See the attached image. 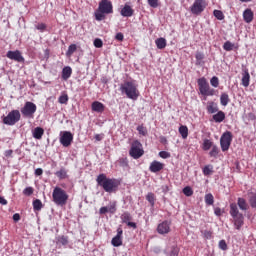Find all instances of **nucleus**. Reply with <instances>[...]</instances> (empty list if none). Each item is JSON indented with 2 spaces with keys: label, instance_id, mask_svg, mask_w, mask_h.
Listing matches in <instances>:
<instances>
[{
  "label": "nucleus",
  "instance_id": "nucleus-1",
  "mask_svg": "<svg viewBox=\"0 0 256 256\" xmlns=\"http://www.w3.org/2000/svg\"><path fill=\"white\" fill-rule=\"evenodd\" d=\"M119 91L122 95H125L128 99L132 101H137L141 93L139 92V85L135 80H126L120 84Z\"/></svg>",
  "mask_w": 256,
  "mask_h": 256
},
{
  "label": "nucleus",
  "instance_id": "nucleus-2",
  "mask_svg": "<svg viewBox=\"0 0 256 256\" xmlns=\"http://www.w3.org/2000/svg\"><path fill=\"white\" fill-rule=\"evenodd\" d=\"M97 185L102 187L106 193H116L121 182L115 178H107L106 174H99L96 178Z\"/></svg>",
  "mask_w": 256,
  "mask_h": 256
},
{
  "label": "nucleus",
  "instance_id": "nucleus-3",
  "mask_svg": "<svg viewBox=\"0 0 256 256\" xmlns=\"http://www.w3.org/2000/svg\"><path fill=\"white\" fill-rule=\"evenodd\" d=\"M52 199L55 205L63 207L67 205V201H69V194H67V192L62 188L55 187L52 193Z\"/></svg>",
  "mask_w": 256,
  "mask_h": 256
},
{
  "label": "nucleus",
  "instance_id": "nucleus-4",
  "mask_svg": "<svg viewBox=\"0 0 256 256\" xmlns=\"http://www.w3.org/2000/svg\"><path fill=\"white\" fill-rule=\"evenodd\" d=\"M230 215L234 219V227L240 231L243 225L245 224V217L243 214L239 212V208L237 204L231 203L230 204Z\"/></svg>",
  "mask_w": 256,
  "mask_h": 256
},
{
  "label": "nucleus",
  "instance_id": "nucleus-5",
  "mask_svg": "<svg viewBox=\"0 0 256 256\" xmlns=\"http://www.w3.org/2000/svg\"><path fill=\"white\" fill-rule=\"evenodd\" d=\"M197 83L200 95H203L204 97H213V95H215V89L209 86V82H207V79L205 77L199 78L197 80Z\"/></svg>",
  "mask_w": 256,
  "mask_h": 256
},
{
  "label": "nucleus",
  "instance_id": "nucleus-6",
  "mask_svg": "<svg viewBox=\"0 0 256 256\" xmlns=\"http://www.w3.org/2000/svg\"><path fill=\"white\" fill-rule=\"evenodd\" d=\"M129 155L132 159H141L145 155V150H143V144L139 140H134L130 145Z\"/></svg>",
  "mask_w": 256,
  "mask_h": 256
},
{
  "label": "nucleus",
  "instance_id": "nucleus-7",
  "mask_svg": "<svg viewBox=\"0 0 256 256\" xmlns=\"http://www.w3.org/2000/svg\"><path fill=\"white\" fill-rule=\"evenodd\" d=\"M19 121H21V112L19 110H12L3 118L4 125H9L10 127H13Z\"/></svg>",
  "mask_w": 256,
  "mask_h": 256
},
{
  "label": "nucleus",
  "instance_id": "nucleus-8",
  "mask_svg": "<svg viewBox=\"0 0 256 256\" xmlns=\"http://www.w3.org/2000/svg\"><path fill=\"white\" fill-rule=\"evenodd\" d=\"M232 141H233V133H231V131L224 132L220 138L221 150L223 152L229 151V147H231Z\"/></svg>",
  "mask_w": 256,
  "mask_h": 256
},
{
  "label": "nucleus",
  "instance_id": "nucleus-9",
  "mask_svg": "<svg viewBox=\"0 0 256 256\" xmlns=\"http://www.w3.org/2000/svg\"><path fill=\"white\" fill-rule=\"evenodd\" d=\"M207 9V0H195L190 11L192 15H201Z\"/></svg>",
  "mask_w": 256,
  "mask_h": 256
},
{
  "label": "nucleus",
  "instance_id": "nucleus-10",
  "mask_svg": "<svg viewBox=\"0 0 256 256\" xmlns=\"http://www.w3.org/2000/svg\"><path fill=\"white\" fill-rule=\"evenodd\" d=\"M37 112V105L33 102H26L24 107L21 108V113L23 117H28L33 119V115Z\"/></svg>",
  "mask_w": 256,
  "mask_h": 256
},
{
  "label": "nucleus",
  "instance_id": "nucleus-11",
  "mask_svg": "<svg viewBox=\"0 0 256 256\" xmlns=\"http://www.w3.org/2000/svg\"><path fill=\"white\" fill-rule=\"evenodd\" d=\"M60 143L63 147H70L73 143V133L70 131L61 132Z\"/></svg>",
  "mask_w": 256,
  "mask_h": 256
},
{
  "label": "nucleus",
  "instance_id": "nucleus-12",
  "mask_svg": "<svg viewBox=\"0 0 256 256\" xmlns=\"http://www.w3.org/2000/svg\"><path fill=\"white\" fill-rule=\"evenodd\" d=\"M98 9L106 15H111V13H113V3L111 2V0H102L99 3Z\"/></svg>",
  "mask_w": 256,
  "mask_h": 256
},
{
  "label": "nucleus",
  "instance_id": "nucleus-13",
  "mask_svg": "<svg viewBox=\"0 0 256 256\" xmlns=\"http://www.w3.org/2000/svg\"><path fill=\"white\" fill-rule=\"evenodd\" d=\"M157 233H159V235H168V233H171V222L165 220L158 224Z\"/></svg>",
  "mask_w": 256,
  "mask_h": 256
},
{
  "label": "nucleus",
  "instance_id": "nucleus-14",
  "mask_svg": "<svg viewBox=\"0 0 256 256\" xmlns=\"http://www.w3.org/2000/svg\"><path fill=\"white\" fill-rule=\"evenodd\" d=\"M111 243L113 247H121L123 245V228L117 229V235L112 238Z\"/></svg>",
  "mask_w": 256,
  "mask_h": 256
},
{
  "label": "nucleus",
  "instance_id": "nucleus-15",
  "mask_svg": "<svg viewBox=\"0 0 256 256\" xmlns=\"http://www.w3.org/2000/svg\"><path fill=\"white\" fill-rule=\"evenodd\" d=\"M6 57L12 61H17L18 63H23V61H25V58H23V55H21L19 50L8 51Z\"/></svg>",
  "mask_w": 256,
  "mask_h": 256
},
{
  "label": "nucleus",
  "instance_id": "nucleus-16",
  "mask_svg": "<svg viewBox=\"0 0 256 256\" xmlns=\"http://www.w3.org/2000/svg\"><path fill=\"white\" fill-rule=\"evenodd\" d=\"M164 167H165V164L157 160H154L149 166V171H151V173H159V171H163Z\"/></svg>",
  "mask_w": 256,
  "mask_h": 256
},
{
  "label": "nucleus",
  "instance_id": "nucleus-17",
  "mask_svg": "<svg viewBox=\"0 0 256 256\" xmlns=\"http://www.w3.org/2000/svg\"><path fill=\"white\" fill-rule=\"evenodd\" d=\"M251 83V75L249 74L248 69H244L242 73L241 85L243 87H249Z\"/></svg>",
  "mask_w": 256,
  "mask_h": 256
},
{
  "label": "nucleus",
  "instance_id": "nucleus-18",
  "mask_svg": "<svg viewBox=\"0 0 256 256\" xmlns=\"http://www.w3.org/2000/svg\"><path fill=\"white\" fill-rule=\"evenodd\" d=\"M134 13L135 10H133V8L129 6V4H125L120 11V15H122V17H133Z\"/></svg>",
  "mask_w": 256,
  "mask_h": 256
},
{
  "label": "nucleus",
  "instance_id": "nucleus-19",
  "mask_svg": "<svg viewBox=\"0 0 256 256\" xmlns=\"http://www.w3.org/2000/svg\"><path fill=\"white\" fill-rule=\"evenodd\" d=\"M164 256H179V247L169 246L163 251Z\"/></svg>",
  "mask_w": 256,
  "mask_h": 256
},
{
  "label": "nucleus",
  "instance_id": "nucleus-20",
  "mask_svg": "<svg viewBox=\"0 0 256 256\" xmlns=\"http://www.w3.org/2000/svg\"><path fill=\"white\" fill-rule=\"evenodd\" d=\"M91 109L95 113H103V111H105V104H103V103H101L99 101H94L91 104Z\"/></svg>",
  "mask_w": 256,
  "mask_h": 256
},
{
  "label": "nucleus",
  "instance_id": "nucleus-21",
  "mask_svg": "<svg viewBox=\"0 0 256 256\" xmlns=\"http://www.w3.org/2000/svg\"><path fill=\"white\" fill-rule=\"evenodd\" d=\"M253 10H251V8H247L246 10H244L243 12V19L245 21V23H251L253 21Z\"/></svg>",
  "mask_w": 256,
  "mask_h": 256
},
{
  "label": "nucleus",
  "instance_id": "nucleus-22",
  "mask_svg": "<svg viewBox=\"0 0 256 256\" xmlns=\"http://www.w3.org/2000/svg\"><path fill=\"white\" fill-rule=\"evenodd\" d=\"M213 121L215 123H223L225 121V112L223 111H218L216 114L212 116Z\"/></svg>",
  "mask_w": 256,
  "mask_h": 256
},
{
  "label": "nucleus",
  "instance_id": "nucleus-23",
  "mask_svg": "<svg viewBox=\"0 0 256 256\" xmlns=\"http://www.w3.org/2000/svg\"><path fill=\"white\" fill-rule=\"evenodd\" d=\"M73 75V69L70 66H66L62 69V79L67 81Z\"/></svg>",
  "mask_w": 256,
  "mask_h": 256
},
{
  "label": "nucleus",
  "instance_id": "nucleus-24",
  "mask_svg": "<svg viewBox=\"0 0 256 256\" xmlns=\"http://www.w3.org/2000/svg\"><path fill=\"white\" fill-rule=\"evenodd\" d=\"M45 133V130L41 127H36L33 131V137L34 139H42L43 135Z\"/></svg>",
  "mask_w": 256,
  "mask_h": 256
},
{
  "label": "nucleus",
  "instance_id": "nucleus-25",
  "mask_svg": "<svg viewBox=\"0 0 256 256\" xmlns=\"http://www.w3.org/2000/svg\"><path fill=\"white\" fill-rule=\"evenodd\" d=\"M157 49H165L167 47V40L165 38H158L155 40Z\"/></svg>",
  "mask_w": 256,
  "mask_h": 256
},
{
  "label": "nucleus",
  "instance_id": "nucleus-26",
  "mask_svg": "<svg viewBox=\"0 0 256 256\" xmlns=\"http://www.w3.org/2000/svg\"><path fill=\"white\" fill-rule=\"evenodd\" d=\"M179 133L182 139H187V137H189V128L187 126L181 125L179 127Z\"/></svg>",
  "mask_w": 256,
  "mask_h": 256
},
{
  "label": "nucleus",
  "instance_id": "nucleus-27",
  "mask_svg": "<svg viewBox=\"0 0 256 256\" xmlns=\"http://www.w3.org/2000/svg\"><path fill=\"white\" fill-rule=\"evenodd\" d=\"M207 111H208V113H211V114L217 113V111H219V108L217 107V103L208 102Z\"/></svg>",
  "mask_w": 256,
  "mask_h": 256
},
{
  "label": "nucleus",
  "instance_id": "nucleus-28",
  "mask_svg": "<svg viewBox=\"0 0 256 256\" xmlns=\"http://www.w3.org/2000/svg\"><path fill=\"white\" fill-rule=\"evenodd\" d=\"M204 201H205L206 205H208V206L214 205L215 197L213 196V194L208 193L204 196Z\"/></svg>",
  "mask_w": 256,
  "mask_h": 256
},
{
  "label": "nucleus",
  "instance_id": "nucleus-29",
  "mask_svg": "<svg viewBox=\"0 0 256 256\" xmlns=\"http://www.w3.org/2000/svg\"><path fill=\"white\" fill-rule=\"evenodd\" d=\"M229 94L227 93H222L220 96V103L223 107H227V105H229Z\"/></svg>",
  "mask_w": 256,
  "mask_h": 256
},
{
  "label": "nucleus",
  "instance_id": "nucleus-30",
  "mask_svg": "<svg viewBox=\"0 0 256 256\" xmlns=\"http://www.w3.org/2000/svg\"><path fill=\"white\" fill-rule=\"evenodd\" d=\"M56 243H60V245H69V236H65V235H62V236H58L56 238Z\"/></svg>",
  "mask_w": 256,
  "mask_h": 256
},
{
  "label": "nucleus",
  "instance_id": "nucleus-31",
  "mask_svg": "<svg viewBox=\"0 0 256 256\" xmlns=\"http://www.w3.org/2000/svg\"><path fill=\"white\" fill-rule=\"evenodd\" d=\"M215 144H213V141L210 139H204L203 144H202V149L203 151H209Z\"/></svg>",
  "mask_w": 256,
  "mask_h": 256
},
{
  "label": "nucleus",
  "instance_id": "nucleus-32",
  "mask_svg": "<svg viewBox=\"0 0 256 256\" xmlns=\"http://www.w3.org/2000/svg\"><path fill=\"white\" fill-rule=\"evenodd\" d=\"M237 205L241 211H247V201L245 198H238Z\"/></svg>",
  "mask_w": 256,
  "mask_h": 256
},
{
  "label": "nucleus",
  "instance_id": "nucleus-33",
  "mask_svg": "<svg viewBox=\"0 0 256 256\" xmlns=\"http://www.w3.org/2000/svg\"><path fill=\"white\" fill-rule=\"evenodd\" d=\"M120 219L122 223H128L129 221L133 220V216H131V213L129 212H124L121 216Z\"/></svg>",
  "mask_w": 256,
  "mask_h": 256
},
{
  "label": "nucleus",
  "instance_id": "nucleus-34",
  "mask_svg": "<svg viewBox=\"0 0 256 256\" xmlns=\"http://www.w3.org/2000/svg\"><path fill=\"white\" fill-rule=\"evenodd\" d=\"M118 164L120 167H123V169H127L129 168V159H127V157L119 158Z\"/></svg>",
  "mask_w": 256,
  "mask_h": 256
},
{
  "label": "nucleus",
  "instance_id": "nucleus-35",
  "mask_svg": "<svg viewBox=\"0 0 256 256\" xmlns=\"http://www.w3.org/2000/svg\"><path fill=\"white\" fill-rule=\"evenodd\" d=\"M33 209L34 211H41V209H43V202H41L39 199L34 200Z\"/></svg>",
  "mask_w": 256,
  "mask_h": 256
},
{
  "label": "nucleus",
  "instance_id": "nucleus-36",
  "mask_svg": "<svg viewBox=\"0 0 256 256\" xmlns=\"http://www.w3.org/2000/svg\"><path fill=\"white\" fill-rule=\"evenodd\" d=\"M55 175L56 177H58V179H67V171L65 170V168H61L55 173Z\"/></svg>",
  "mask_w": 256,
  "mask_h": 256
},
{
  "label": "nucleus",
  "instance_id": "nucleus-37",
  "mask_svg": "<svg viewBox=\"0 0 256 256\" xmlns=\"http://www.w3.org/2000/svg\"><path fill=\"white\" fill-rule=\"evenodd\" d=\"M58 103H60V105H67V103H69V95H67V94H62V95L58 98Z\"/></svg>",
  "mask_w": 256,
  "mask_h": 256
},
{
  "label": "nucleus",
  "instance_id": "nucleus-38",
  "mask_svg": "<svg viewBox=\"0 0 256 256\" xmlns=\"http://www.w3.org/2000/svg\"><path fill=\"white\" fill-rule=\"evenodd\" d=\"M213 15L216 17V19H218V21H223V19H225V15L221 10H214Z\"/></svg>",
  "mask_w": 256,
  "mask_h": 256
},
{
  "label": "nucleus",
  "instance_id": "nucleus-39",
  "mask_svg": "<svg viewBox=\"0 0 256 256\" xmlns=\"http://www.w3.org/2000/svg\"><path fill=\"white\" fill-rule=\"evenodd\" d=\"M217 155H219V147L214 144V146L211 148V151L209 152V156L217 158Z\"/></svg>",
  "mask_w": 256,
  "mask_h": 256
},
{
  "label": "nucleus",
  "instance_id": "nucleus-40",
  "mask_svg": "<svg viewBox=\"0 0 256 256\" xmlns=\"http://www.w3.org/2000/svg\"><path fill=\"white\" fill-rule=\"evenodd\" d=\"M75 51H77V45L76 44H71L68 47V50L66 52V56L71 57V55H73V53H75Z\"/></svg>",
  "mask_w": 256,
  "mask_h": 256
},
{
  "label": "nucleus",
  "instance_id": "nucleus-41",
  "mask_svg": "<svg viewBox=\"0 0 256 256\" xmlns=\"http://www.w3.org/2000/svg\"><path fill=\"white\" fill-rule=\"evenodd\" d=\"M105 12H102L101 10L98 9V11L95 12V19L96 21H103L105 19Z\"/></svg>",
  "mask_w": 256,
  "mask_h": 256
},
{
  "label": "nucleus",
  "instance_id": "nucleus-42",
  "mask_svg": "<svg viewBox=\"0 0 256 256\" xmlns=\"http://www.w3.org/2000/svg\"><path fill=\"white\" fill-rule=\"evenodd\" d=\"M235 44L231 43V41H226L223 45L224 51H233Z\"/></svg>",
  "mask_w": 256,
  "mask_h": 256
},
{
  "label": "nucleus",
  "instance_id": "nucleus-43",
  "mask_svg": "<svg viewBox=\"0 0 256 256\" xmlns=\"http://www.w3.org/2000/svg\"><path fill=\"white\" fill-rule=\"evenodd\" d=\"M211 173H213V167L211 165H206L203 168V175H205L206 177L211 175Z\"/></svg>",
  "mask_w": 256,
  "mask_h": 256
},
{
  "label": "nucleus",
  "instance_id": "nucleus-44",
  "mask_svg": "<svg viewBox=\"0 0 256 256\" xmlns=\"http://www.w3.org/2000/svg\"><path fill=\"white\" fill-rule=\"evenodd\" d=\"M137 131L139 133V135H142L143 137H147V128L143 125H139L137 127Z\"/></svg>",
  "mask_w": 256,
  "mask_h": 256
},
{
  "label": "nucleus",
  "instance_id": "nucleus-45",
  "mask_svg": "<svg viewBox=\"0 0 256 256\" xmlns=\"http://www.w3.org/2000/svg\"><path fill=\"white\" fill-rule=\"evenodd\" d=\"M146 199L148 200V202L150 203V205H155V194H153V192H149L147 195H146Z\"/></svg>",
  "mask_w": 256,
  "mask_h": 256
},
{
  "label": "nucleus",
  "instance_id": "nucleus-46",
  "mask_svg": "<svg viewBox=\"0 0 256 256\" xmlns=\"http://www.w3.org/2000/svg\"><path fill=\"white\" fill-rule=\"evenodd\" d=\"M182 192L186 197H191L193 195V189L190 186H186L183 188Z\"/></svg>",
  "mask_w": 256,
  "mask_h": 256
},
{
  "label": "nucleus",
  "instance_id": "nucleus-47",
  "mask_svg": "<svg viewBox=\"0 0 256 256\" xmlns=\"http://www.w3.org/2000/svg\"><path fill=\"white\" fill-rule=\"evenodd\" d=\"M249 203L253 209H256V194L250 195Z\"/></svg>",
  "mask_w": 256,
  "mask_h": 256
},
{
  "label": "nucleus",
  "instance_id": "nucleus-48",
  "mask_svg": "<svg viewBox=\"0 0 256 256\" xmlns=\"http://www.w3.org/2000/svg\"><path fill=\"white\" fill-rule=\"evenodd\" d=\"M33 192H34L33 187H26V188L23 190V195H25L26 197H31V195L33 194Z\"/></svg>",
  "mask_w": 256,
  "mask_h": 256
},
{
  "label": "nucleus",
  "instance_id": "nucleus-49",
  "mask_svg": "<svg viewBox=\"0 0 256 256\" xmlns=\"http://www.w3.org/2000/svg\"><path fill=\"white\" fill-rule=\"evenodd\" d=\"M218 247L222 251H227V249H229V247L227 246V242L225 240H220L219 244H218Z\"/></svg>",
  "mask_w": 256,
  "mask_h": 256
},
{
  "label": "nucleus",
  "instance_id": "nucleus-50",
  "mask_svg": "<svg viewBox=\"0 0 256 256\" xmlns=\"http://www.w3.org/2000/svg\"><path fill=\"white\" fill-rule=\"evenodd\" d=\"M210 85H212V87H219V78L217 76L212 77Z\"/></svg>",
  "mask_w": 256,
  "mask_h": 256
},
{
  "label": "nucleus",
  "instance_id": "nucleus-51",
  "mask_svg": "<svg viewBox=\"0 0 256 256\" xmlns=\"http://www.w3.org/2000/svg\"><path fill=\"white\" fill-rule=\"evenodd\" d=\"M94 47H96V49H101V47H103V40L96 38L94 40Z\"/></svg>",
  "mask_w": 256,
  "mask_h": 256
},
{
  "label": "nucleus",
  "instance_id": "nucleus-52",
  "mask_svg": "<svg viewBox=\"0 0 256 256\" xmlns=\"http://www.w3.org/2000/svg\"><path fill=\"white\" fill-rule=\"evenodd\" d=\"M148 5L153 9H157V7H159V0H148Z\"/></svg>",
  "mask_w": 256,
  "mask_h": 256
},
{
  "label": "nucleus",
  "instance_id": "nucleus-53",
  "mask_svg": "<svg viewBox=\"0 0 256 256\" xmlns=\"http://www.w3.org/2000/svg\"><path fill=\"white\" fill-rule=\"evenodd\" d=\"M159 157H161L162 159H169V157H171V153L167 151H160Z\"/></svg>",
  "mask_w": 256,
  "mask_h": 256
},
{
  "label": "nucleus",
  "instance_id": "nucleus-54",
  "mask_svg": "<svg viewBox=\"0 0 256 256\" xmlns=\"http://www.w3.org/2000/svg\"><path fill=\"white\" fill-rule=\"evenodd\" d=\"M36 29L38 31H41V33H43V31L47 29V25L45 23H39L38 25H36Z\"/></svg>",
  "mask_w": 256,
  "mask_h": 256
},
{
  "label": "nucleus",
  "instance_id": "nucleus-55",
  "mask_svg": "<svg viewBox=\"0 0 256 256\" xmlns=\"http://www.w3.org/2000/svg\"><path fill=\"white\" fill-rule=\"evenodd\" d=\"M117 211V203L113 202L109 207H108V212L109 213H115Z\"/></svg>",
  "mask_w": 256,
  "mask_h": 256
},
{
  "label": "nucleus",
  "instance_id": "nucleus-56",
  "mask_svg": "<svg viewBox=\"0 0 256 256\" xmlns=\"http://www.w3.org/2000/svg\"><path fill=\"white\" fill-rule=\"evenodd\" d=\"M195 57L197 61H203L205 59V55L202 52H197Z\"/></svg>",
  "mask_w": 256,
  "mask_h": 256
},
{
  "label": "nucleus",
  "instance_id": "nucleus-57",
  "mask_svg": "<svg viewBox=\"0 0 256 256\" xmlns=\"http://www.w3.org/2000/svg\"><path fill=\"white\" fill-rule=\"evenodd\" d=\"M106 213H109V208L108 207H101L100 209H99V214L100 215H105Z\"/></svg>",
  "mask_w": 256,
  "mask_h": 256
},
{
  "label": "nucleus",
  "instance_id": "nucleus-58",
  "mask_svg": "<svg viewBox=\"0 0 256 256\" xmlns=\"http://www.w3.org/2000/svg\"><path fill=\"white\" fill-rule=\"evenodd\" d=\"M115 39L117 41H123V39H125V36L123 35V33L119 32L116 34Z\"/></svg>",
  "mask_w": 256,
  "mask_h": 256
},
{
  "label": "nucleus",
  "instance_id": "nucleus-59",
  "mask_svg": "<svg viewBox=\"0 0 256 256\" xmlns=\"http://www.w3.org/2000/svg\"><path fill=\"white\" fill-rule=\"evenodd\" d=\"M214 213H215V215H216L217 217H221V215L223 214V212L221 211V208H219V207H216V208L214 209Z\"/></svg>",
  "mask_w": 256,
  "mask_h": 256
},
{
  "label": "nucleus",
  "instance_id": "nucleus-60",
  "mask_svg": "<svg viewBox=\"0 0 256 256\" xmlns=\"http://www.w3.org/2000/svg\"><path fill=\"white\" fill-rule=\"evenodd\" d=\"M126 225L128 227H131L132 229H137V223H135V222L129 221V222H126Z\"/></svg>",
  "mask_w": 256,
  "mask_h": 256
},
{
  "label": "nucleus",
  "instance_id": "nucleus-61",
  "mask_svg": "<svg viewBox=\"0 0 256 256\" xmlns=\"http://www.w3.org/2000/svg\"><path fill=\"white\" fill-rule=\"evenodd\" d=\"M5 157L9 158V157H13V150H6L4 152Z\"/></svg>",
  "mask_w": 256,
  "mask_h": 256
},
{
  "label": "nucleus",
  "instance_id": "nucleus-62",
  "mask_svg": "<svg viewBox=\"0 0 256 256\" xmlns=\"http://www.w3.org/2000/svg\"><path fill=\"white\" fill-rule=\"evenodd\" d=\"M35 175H36L37 177H40V175H43V169L37 168V169L35 170Z\"/></svg>",
  "mask_w": 256,
  "mask_h": 256
},
{
  "label": "nucleus",
  "instance_id": "nucleus-63",
  "mask_svg": "<svg viewBox=\"0 0 256 256\" xmlns=\"http://www.w3.org/2000/svg\"><path fill=\"white\" fill-rule=\"evenodd\" d=\"M13 221L17 222V221H21V215H19V213H16L13 215Z\"/></svg>",
  "mask_w": 256,
  "mask_h": 256
},
{
  "label": "nucleus",
  "instance_id": "nucleus-64",
  "mask_svg": "<svg viewBox=\"0 0 256 256\" xmlns=\"http://www.w3.org/2000/svg\"><path fill=\"white\" fill-rule=\"evenodd\" d=\"M211 231H205L204 232V237H206V239H211Z\"/></svg>",
  "mask_w": 256,
  "mask_h": 256
}]
</instances>
